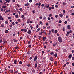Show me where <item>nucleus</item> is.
Wrapping results in <instances>:
<instances>
[{
  "mask_svg": "<svg viewBox=\"0 0 74 74\" xmlns=\"http://www.w3.org/2000/svg\"><path fill=\"white\" fill-rule=\"evenodd\" d=\"M28 28H27L26 29H24V31L25 32H27V29H28Z\"/></svg>",
  "mask_w": 74,
  "mask_h": 74,
  "instance_id": "4be33fe9",
  "label": "nucleus"
},
{
  "mask_svg": "<svg viewBox=\"0 0 74 74\" xmlns=\"http://www.w3.org/2000/svg\"><path fill=\"white\" fill-rule=\"evenodd\" d=\"M15 17L16 18H18V17H19V16L18 15H15Z\"/></svg>",
  "mask_w": 74,
  "mask_h": 74,
  "instance_id": "09e8293b",
  "label": "nucleus"
},
{
  "mask_svg": "<svg viewBox=\"0 0 74 74\" xmlns=\"http://www.w3.org/2000/svg\"><path fill=\"white\" fill-rule=\"evenodd\" d=\"M22 63V61H20L19 62V64H21Z\"/></svg>",
  "mask_w": 74,
  "mask_h": 74,
  "instance_id": "c03bdc74",
  "label": "nucleus"
},
{
  "mask_svg": "<svg viewBox=\"0 0 74 74\" xmlns=\"http://www.w3.org/2000/svg\"><path fill=\"white\" fill-rule=\"evenodd\" d=\"M65 30V28H64V27L63 28V32H64V31Z\"/></svg>",
  "mask_w": 74,
  "mask_h": 74,
  "instance_id": "3c124183",
  "label": "nucleus"
},
{
  "mask_svg": "<svg viewBox=\"0 0 74 74\" xmlns=\"http://www.w3.org/2000/svg\"><path fill=\"white\" fill-rule=\"evenodd\" d=\"M3 17L1 16V15H0V20H2V21H4V19L3 18H2Z\"/></svg>",
  "mask_w": 74,
  "mask_h": 74,
  "instance_id": "423d86ee",
  "label": "nucleus"
},
{
  "mask_svg": "<svg viewBox=\"0 0 74 74\" xmlns=\"http://www.w3.org/2000/svg\"><path fill=\"white\" fill-rule=\"evenodd\" d=\"M2 8H6V6L3 5L2 6Z\"/></svg>",
  "mask_w": 74,
  "mask_h": 74,
  "instance_id": "cd10ccee",
  "label": "nucleus"
},
{
  "mask_svg": "<svg viewBox=\"0 0 74 74\" xmlns=\"http://www.w3.org/2000/svg\"><path fill=\"white\" fill-rule=\"evenodd\" d=\"M17 62V60H14V64H18L17 63H16Z\"/></svg>",
  "mask_w": 74,
  "mask_h": 74,
  "instance_id": "20e7f679",
  "label": "nucleus"
},
{
  "mask_svg": "<svg viewBox=\"0 0 74 74\" xmlns=\"http://www.w3.org/2000/svg\"><path fill=\"white\" fill-rule=\"evenodd\" d=\"M59 16H60V17H61V18L63 17V14L61 13L59 15Z\"/></svg>",
  "mask_w": 74,
  "mask_h": 74,
  "instance_id": "1a4fd4ad",
  "label": "nucleus"
},
{
  "mask_svg": "<svg viewBox=\"0 0 74 74\" xmlns=\"http://www.w3.org/2000/svg\"><path fill=\"white\" fill-rule=\"evenodd\" d=\"M51 33H52L51 32V31L50 30L49 31V34L50 35V34H51Z\"/></svg>",
  "mask_w": 74,
  "mask_h": 74,
  "instance_id": "f704fd0d",
  "label": "nucleus"
},
{
  "mask_svg": "<svg viewBox=\"0 0 74 74\" xmlns=\"http://www.w3.org/2000/svg\"><path fill=\"white\" fill-rule=\"evenodd\" d=\"M38 25H37L36 26V29H37L38 28Z\"/></svg>",
  "mask_w": 74,
  "mask_h": 74,
  "instance_id": "13d9d810",
  "label": "nucleus"
},
{
  "mask_svg": "<svg viewBox=\"0 0 74 74\" xmlns=\"http://www.w3.org/2000/svg\"><path fill=\"white\" fill-rule=\"evenodd\" d=\"M28 48H31V47H32V45H29L28 46Z\"/></svg>",
  "mask_w": 74,
  "mask_h": 74,
  "instance_id": "393cba45",
  "label": "nucleus"
},
{
  "mask_svg": "<svg viewBox=\"0 0 74 74\" xmlns=\"http://www.w3.org/2000/svg\"><path fill=\"white\" fill-rule=\"evenodd\" d=\"M67 21H65L64 22V23H65V24H67Z\"/></svg>",
  "mask_w": 74,
  "mask_h": 74,
  "instance_id": "69168bd1",
  "label": "nucleus"
},
{
  "mask_svg": "<svg viewBox=\"0 0 74 74\" xmlns=\"http://www.w3.org/2000/svg\"><path fill=\"white\" fill-rule=\"evenodd\" d=\"M67 34L68 35L70 34V32H69L68 31V32H67Z\"/></svg>",
  "mask_w": 74,
  "mask_h": 74,
  "instance_id": "864d4df0",
  "label": "nucleus"
},
{
  "mask_svg": "<svg viewBox=\"0 0 74 74\" xmlns=\"http://www.w3.org/2000/svg\"><path fill=\"white\" fill-rule=\"evenodd\" d=\"M58 43H59V42H56L55 44L57 45V44H58Z\"/></svg>",
  "mask_w": 74,
  "mask_h": 74,
  "instance_id": "5fc2aeb1",
  "label": "nucleus"
},
{
  "mask_svg": "<svg viewBox=\"0 0 74 74\" xmlns=\"http://www.w3.org/2000/svg\"><path fill=\"white\" fill-rule=\"evenodd\" d=\"M41 3H38L39 6H40V5H41Z\"/></svg>",
  "mask_w": 74,
  "mask_h": 74,
  "instance_id": "8fccbe9b",
  "label": "nucleus"
},
{
  "mask_svg": "<svg viewBox=\"0 0 74 74\" xmlns=\"http://www.w3.org/2000/svg\"><path fill=\"white\" fill-rule=\"evenodd\" d=\"M58 41L60 43H62V38L61 36H59L58 38Z\"/></svg>",
  "mask_w": 74,
  "mask_h": 74,
  "instance_id": "f257e3e1",
  "label": "nucleus"
},
{
  "mask_svg": "<svg viewBox=\"0 0 74 74\" xmlns=\"http://www.w3.org/2000/svg\"><path fill=\"white\" fill-rule=\"evenodd\" d=\"M30 28H31V29H33V27H32V25H30Z\"/></svg>",
  "mask_w": 74,
  "mask_h": 74,
  "instance_id": "49530a36",
  "label": "nucleus"
},
{
  "mask_svg": "<svg viewBox=\"0 0 74 74\" xmlns=\"http://www.w3.org/2000/svg\"><path fill=\"white\" fill-rule=\"evenodd\" d=\"M10 10H6L5 11V13H7V12H10Z\"/></svg>",
  "mask_w": 74,
  "mask_h": 74,
  "instance_id": "dca6fc26",
  "label": "nucleus"
},
{
  "mask_svg": "<svg viewBox=\"0 0 74 74\" xmlns=\"http://www.w3.org/2000/svg\"><path fill=\"white\" fill-rule=\"evenodd\" d=\"M54 64L55 65H56L57 64V62L56 61H55Z\"/></svg>",
  "mask_w": 74,
  "mask_h": 74,
  "instance_id": "4c0bfd02",
  "label": "nucleus"
},
{
  "mask_svg": "<svg viewBox=\"0 0 74 74\" xmlns=\"http://www.w3.org/2000/svg\"><path fill=\"white\" fill-rule=\"evenodd\" d=\"M10 27H12V25H9Z\"/></svg>",
  "mask_w": 74,
  "mask_h": 74,
  "instance_id": "338daca9",
  "label": "nucleus"
},
{
  "mask_svg": "<svg viewBox=\"0 0 74 74\" xmlns=\"http://www.w3.org/2000/svg\"><path fill=\"white\" fill-rule=\"evenodd\" d=\"M5 24H8V21H5Z\"/></svg>",
  "mask_w": 74,
  "mask_h": 74,
  "instance_id": "c85d7f7f",
  "label": "nucleus"
},
{
  "mask_svg": "<svg viewBox=\"0 0 74 74\" xmlns=\"http://www.w3.org/2000/svg\"><path fill=\"white\" fill-rule=\"evenodd\" d=\"M53 56H55L56 58V57H57V53H56L55 54H54Z\"/></svg>",
  "mask_w": 74,
  "mask_h": 74,
  "instance_id": "ddd939ff",
  "label": "nucleus"
},
{
  "mask_svg": "<svg viewBox=\"0 0 74 74\" xmlns=\"http://www.w3.org/2000/svg\"><path fill=\"white\" fill-rule=\"evenodd\" d=\"M50 55H54V53L53 52H51V53H50Z\"/></svg>",
  "mask_w": 74,
  "mask_h": 74,
  "instance_id": "f3484780",
  "label": "nucleus"
},
{
  "mask_svg": "<svg viewBox=\"0 0 74 74\" xmlns=\"http://www.w3.org/2000/svg\"><path fill=\"white\" fill-rule=\"evenodd\" d=\"M35 68H37V63H35Z\"/></svg>",
  "mask_w": 74,
  "mask_h": 74,
  "instance_id": "7c9ffc66",
  "label": "nucleus"
},
{
  "mask_svg": "<svg viewBox=\"0 0 74 74\" xmlns=\"http://www.w3.org/2000/svg\"><path fill=\"white\" fill-rule=\"evenodd\" d=\"M32 12L33 14H34V13H35V10H32Z\"/></svg>",
  "mask_w": 74,
  "mask_h": 74,
  "instance_id": "bb28decb",
  "label": "nucleus"
},
{
  "mask_svg": "<svg viewBox=\"0 0 74 74\" xmlns=\"http://www.w3.org/2000/svg\"><path fill=\"white\" fill-rule=\"evenodd\" d=\"M54 33L55 34H56L58 33V30H56L54 31Z\"/></svg>",
  "mask_w": 74,
  "mask_h": 74,
  "instance_id": "a211bd4d",
  "label": "nucleus"
},
{
  "mask_svg": "<svg viewBox=\"0 0 74 74\" xmlns=\"http://www.w3.org/2000/svg\"><path fill=\"white\" fill-rule=\"evenodd\" d=\"M69 33H72V30H70L69 31Z\"/></svg>",
  "mask_w": 74,
  "mask_h": 74,
  "instance_id": "052dcab7",
  "label": "nucleus"
},
{
  "mask_svg": "<svg viewBox=\"0 0 74 74\" xmlns=\"http://www.w3.org/2000/svg\"><path fill=\"white\" fill-rule=\"evenodd\" d=\"M53 46H56V44L55 43H53Z\"/></svg>",
  "mask_w": 74,
  "mask_h": 74,
  "instance_id": "6e6d98bb",
  "label": "nucleus"
},
{
  "mask_svg": "<svg viewBox=\"0 0 74 74\" xmlns=\"http://www.w3.org/2000/svg\"><path fill=\"white\" fill-rule=\"evenodd\" d=\"M72 66H74V62L72 63Z\"/></svg>",
  "mask_w": 74,
  "mask_h": 74,
  "instance_id": "774afa93",
  "label": "nucleus"
},
{
  "mask_svg": "<svg viewBox=\"0 0 74 74\" xmlns=\"http://www.w3.org/2000/svg\"><path fill=\"white\" fill-rule=\"evenodd\" d=\"M62 12L64 13H65V12H66V11H65V10H63Z\"/></svg>",
  "mask_w": 74,
  "mask_h": 74,
  "instance_id": "bf43d9fd",
  "label": "nucleus"
},
{
  "mask_svg": "<svg viewBox=\"0 0 74 74\" xmlns=\"http://www.w3.org/2000/svg\"><path fill=\"white\" fill-rule=\"evenodd\" d=\"M5 33H8V30H6L5 31Z\"/></svg>",
  "mask_w": 74,
  "mask_h": 74,
  "instance_id": "6ab92c4d",
  "label": "nucleus"
},
{
  "mask_svg": "<svg viewBox=\"0 0 74 74\" xmlns=\"http://www.w3.org/2000/svg\"><path fill=\"white\" fill-rule=\"evenodd\" d=\"M50 60L51 61H53V58L52 57H51L50 58Z\"/></svg>",
  "mask_w": 74,
  "mask_h": 74,
  "instance_id": "2eb2a0df",
  "label": "nucleus"
},
{
  "mask_svg": "<svg viewBox=\"0 0 74 74\" xmlns=\"http://www.w3.org/2000/svg\"><path fill=\"white\" fill-rule=\"evenodd\" d=\"M49 17H51V16H52V14H50L49 15Z\"/></svg>",
  "mask_w": 74,
  "mask_h": 74,
  "instance_id": "e2e57ef3",
  "label": "nucleus"
},
{
  "mask_svg": "<svg viewBox=\"0 0 74 74\" xmlns=\"http://www.w3.org/2000/svg\"><path fill=\"white\" fill-rule=\"evenodd\" d=\"M19 10H20V11H21V12H22V11H23V10H22V8H20L19 9Z\"/></svg>",
  "mask_w": 74,
  "mask_h": 74,
  "instance_id": "a878e982",
  "label": "nucleus"
},
{
  "mask_svg": "<svg viewBox=\"0 0 74 74\" xmlns=\"http://www.w3.org/2000/svg\"><path fill=\"white\" fill-rule=\"evenodd\" d=\"M13 41H14V42H17V41H18V40H15V39H13Z\"/></svg>",
  "mask_w": 74,
  "mask_h": 74,
  "instance_id": "412c9836",
  "label": "nucleus"
},
{
  "mask_svg": "<svg viewBox=\"0 0 74 74\" xmlns=\"http://www.w3.org/2000/svg\"><path fill=\"white\" fill-rule=\"evenodd\" d=\"M18 22H21V19H18Z\"/></svg>",
  "mask_w": 74,
  "mask_h": 74,
  "instance_id": "4d7b16f0",
  "label": "nucleus"
},
{
  "mask_svg": "<svg viewBox=\"0 0 74 74\" xmlns=\"http://www.w3.org/2000/svg\"><path fill=\"white\" fill-rule=\"evenodd\" d=\"M72 57V55L70 54L68 56V58L69 59H71V58Z\"/></svg>",
  "mask_w": 74,
  "mask_h": 74,
  "instance_id": "6e6552de",
  "label": "nucleus"
},
{
  "mask_svg": "<svg viewBox=\"0 0 74 74\" xmlns=\"http://www.w3.org/2000/svg\"><path fill=\"white\" fill-rule=\"evenodd\" d=\"M10 72L12 73H13V72H14V71H13V70H10Z\"/></svg>",
  "mask_w": 74,
  "mask_h": 74,
  "instance_id": "37998d69",
  "label": "nucleus"
},
{
  "mask_svg": "<svg viewBox=\"0 0 74 74\" xmlns=\"http://www.w3.org/2000/svg\"><path fill=\"white\" fill-rule=\"evenodd\" d=\"M67 29L69 30H70V28L71 27H70V25H68L67 26Z\"/></svg>",
  "mask_w": 74,
  "mask_h": 74,
  "instance_id": "0eeeda50",
  "label": "nucleus"
},
{
  "mask_svg": "<svg viewBox=\"0 0 74 74\" xmlns=\"http://www.w3.org/2000/svg\"><path fill=\"white\" fill-rule=\"evenodd\" d=\"M43 19H47V17L45 16H44L43 18Z\"/></svg>",
  "mask_w": 74,
  "mask_h": 74,
  "instance_id": "c756f323",
  "label": "nucleus"
},
{
  "mask_svg": "<svg viewBox=\"0 0 74 74\" xmlns=\"http://www.w3.org/2000/svg\"><path fill=\"white\" fill-rule=\"evenodd\" d=\"M46 39H47V38H46V37H43V40H46Z\"/></svg>",
  "mask_w": 74,
  "mask_h": 74,
  "instance_id": "72a5a7b5",
  "label": "nucleus"
},
{
  "mask_svg": "<svg viewBox=\"0 0 74 74\" xmlns=\"http://www.w3.org/2000/svg\"><path fill=\"white\" fill-rule=\"evenodd\" d=\"M47 48V46L45 45L44 46V48Z\"/></svg>",
  "mask_w": 74,
  "mask_h": 74,
  "instance_id": "a19ab883",
  "label": "nucleus"
},
{
  "mask_svg": "<svg viewBox=\"0 0 74 74\" xmlns=\"http://www.w3.org/2000/svg\"><path fill=\"white\" fill-rule=\"evenodd\" d=\"M29 4V3H27L26 4H25V6H28V5Z\"/></svg>",
  "mask_w": 74,
  "mask_h": 74,
  "instance_id": "9b49d317",
  "label": "nucleus"
},
{
  "mask_svg": "<svg viewBox=\"0 0 74 74\" xmlns=\"http://www.w3.org/2000/svg\"><path fill=\"white\" fill-rule=\"evenodd\" d=\"M51 9H52V10H53V9H54V8H55L53 6H52L51 7Z\"/></svg>",
  "mask_w": 74,
  "mask_h": 74,
  "instance_id": "58836bf2",
  "label": "nucleus"
},
{
  "mask_svg": "<svg viewBox=\"0 0 74 74\" xmlns=\"http://www.w3.org/2000/svg\"><path fill=\"white\" fill-rule=\"evenodd\" d=\"M59 23H62V21L61 20H60L59 21Z\"/></svg>",
  "mask_w": 74,
  "mask_h": 74,
  "instance_id": "680f3d73",
  "label": "nucleus"
},
{
  "mask_svg": "<svg viewBox=\"0 0 74 74\" xmlns=\"http://www.w3.org/2000/svg\"><path fill=\"white\" fill-rule=\"evenodd\" d=\"M5 1H6L7 3H10V0H6Z\"/></svg>",
  "mask_w": 74,
  "mask_h": 74,
  "instance_id": "2f4dec72",
  "label": "nucleus"
},
{
  "mask_svg": "<svg viewBox=\"0 0 74 74\" xmlns=\"http://www.w3.org/2000/svg\"><path fill=\"white\" fill-rule=\"evenodd\" d=\"M66 64H64L63 67H66Z\"/></svg>",
  "mask_w": 74,
  "mask_h": 74,
  "instance_id": "603ef678",
  "label": "nucleus"
},
{
  "mask_svg": "<svg viewBox=\"0 0 74 74\" xmlns=\"http://www.w3.org/2000/svg\"><path fill=\"white\" fill-rule=\"evenodd\" d=\"M30 19H28L27 20V23H29V22H30Z\"/></svg>",
  "mask_w": 74,
  "mask_h": 74,
  "instance_id": "f8f14e48",
  "label": "nucleus"
},
{
  "mask_svg": "<svg viewBox=\"0 0 74 74\" xmlns=\"http://www.w3.org/2000/svg\"><path fill=\"white\" fill-rule=\"evenodd\" d=\"M24 19H26V18H25V17L24 18H23L22 19V20L23 21H24Z\"/></svg>",
  "mask_w": 74,
  "mask_h": 74,
  "instance_id": "de8ad7c7",
  "label": "nucleus"
},
{
  "mask_svg": "<svg viewBox=\"0 0 74 74\" xmlns=\"http://www.w3.org/2000/svg\"><path fill=\"white\" fill-rule=\"evenodd\" d=\"M24 17H25V16L24 15H23L21 16V18H23Z\"/></svg>",
  "mask_w": 74,
  "mask_h": 74,
  "instance_id": "c9c22d12",
  "label": "nucleus"
},
{
  "mask_svg": "<svg viewBox=\"0 0 74 74\" xmlns=\"http://www.w3.org/2000/svg\"><path fill=\"white\" fill-rule=\"evenodd\" d=\"M38 38H42V37H41V36H38Z\"/></svg>",
  "mask_w": 74,
  "mask_h": 74,
  "instance_id": "473e14b6",
  "label": "nucleus"
},
{
  "mask_svg": "<svg viewBox=\"0 0 74 74\" xmlns=\"http://www.w3.org/2000/svg\"><path fill=\"white\" fill-rule=\"evenodd\" d=\"M27 66L28 67H29L30 66V65L29 64H28L27 65Z\"/></svg>",
  "mask_w": 74,
  "mask_h": 74,
  "instance_id": "ea45409f",
  "label": "nucleus"
},
{
  "mask_svg": "<svg viewBox=\"0 0 74 74\" xmlns=\"http://www.w3.org/2000/svg\"><path fill=\"white\" fill-rule=\"evenodd\" d=\"M54 29H53L51 30V32L52 33H53V32H54Z\"/></svg>",
  "mask_w": 74,
  "mask_h": 74,
  "instance_id": "79ce46f5",
  "label": "nucleus"
},
{
  "mask_svg": "<svg viewBox=\"0 0 74 74\" xmlns=\"http://www.w3.org/2000/svg\"><path fill=\"white\" fill-rule=\"evenodd\" d=\"M4 24L2 23L0 27H4Z\"/></svg>",
  "mask_w": 74,
  "mask_h": 74,
  "instance_id": "9d476101",
  "label": "nucleus"
},
{
  "mask_svg": "<svg viewBox=\"0 0 74 74\" xmlns=\"http://www.w3.org/2000/svg\"><path fill=\"white\" fill-rule=\"evenodd\" d=\"M49 4L47 5H45V7H46V8L48 9L49 8V10L51 11V7H49Z\"/></svg>",
  "mask_w": 74,
  "mask_h": 74,
  "instance_id": "f03ea898",
  "label": "nucleus"
},
{
  "mask_svg": "<svg viewBox=\"0 0 74 74\" xmlns=\"http://www.w3.org/2000/svg\"><path fill=\"white\" fill-rule=\"evenodd\" d=\"M72 60H74V57H72Z\"/></svg>",
  "mask_w": 74,
  "mask_h": 74,
  "instance_id": "0e129e2a",
  "label": "nucleus"
},
{
  "mask_svg": "<svg viewBox=\"0 0 74 74\" xmlns=\"http://www.w3.org/2000/svg\"><path fill=\"white\" fill-rule=\"evenodd\" d=\"M45 33V32H44V31L42 32H42H41L40 34L41 36V35H42V33Z\"/></svg>",
  "mask_w": 74,
  "mask_h": 74,
  "instance_id": "4468645a",
  "label": "nucleus"
},
{
  "mask_svg": "<svg viewBox=\"0 0 74 74\" xmlns=\"http://www.w3.org/2000/svg\"><path fill=\"white\" fill-rule=\"evenodd\" d=\"M27 33H28L29 34H31V33H32V32L31 31V30H28Z\"/></svg>",
  "mask_w": 74,
  "mask_h": 74,
  "instance_id": "39448f33",
  "label": "nucleus"
},
{
  "mask_svg": "<svg viewBox=\"0 0 74 74\" xmlns=\"http://www.w3.org/2000/svg\"><path fill=\"white\" fill-rule=\"evenodd\" d=\"M37 58H38V56H36L34 58V61H36V60H37Z\"/></svg>",
  "mask_w": 74,
  "mask_h": 74,
  "instance_id": "7ed1b4c3",
  "label": "nucleus"
},
{
  "mask_svg": "<svg viewBox=\"0 0 74 74\" xmlns=\"http://www.w3.org/2000/svg\"><path fill=\"white\" fill-rule=\"evenodd\" d=\"M32 72L33 73H35V70H34V69H33Z\"/></svg>",
  "mask_w": 74,
  "mask_h": 74,
  "instance_id": "aec40b11",
  "label": "nucleus"
},
{
  "mask_svg": "<svg viewBox=\"0 0 74 74\" xmlns=\"http://www.w3.org/2000/svg\"><path fill=\"white\" fill-rule=\"evenodd\" d=\"M27 54H30V51H29L27 52Z\"/></svg>",
  "mask_w": 74,
  "mask_h": 74,
  "instance_id": "b1692460",
  "label": "nucleus"
},
{
  "mask_svg": "<svg viewBox=\"0 0 74 74\" xmlns=\"http://www.w3.org/2000/svg\"><path fill=\"white\" fill-rule=\"evenodd\" d=\"M17 12L19 13V14H21V12L19 11H17Z\"/></svg>",
  "mask_w": 74,
  "mask_h": 74,
  "instance_id": "a18cd8bd",
  "label": "nucleus"
},
{
  "mask_svg": "<svg viewBox=\"0 0 74 74\" xmlns=\"http://www.w3.org/2000/svg\"><path fill=\"white\" fill-rule=\"evenodd\" d=\"M16 34H14L13 35H12V36L13 37H15V36H16Z\"/></svg>",
  "mask_w": 74,
  "mask_h": 74,
  "instance_id": "5701e85b",
  "label": "nucleus"
},
{
  "mask_svg": "<svg viewBox=\"0 0 74 74\" xmlns=\"http://www.w3.org/2000/svg\"><path fill=\"white\" fill-rule=\"evenodd\" d=\"M62 4L63 5H66V3L65 2H62Z\"/></svg>",
  "mask_w": 74,
  "mask_h": 74,
  "instance_id": "e433bc0d",
  "label": "nucleus"
}]
</instances>
